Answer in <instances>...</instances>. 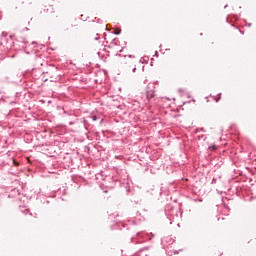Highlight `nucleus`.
Wrapping results in <instances>:
<instances>
[{
    "label": "nucleus",
    "instance_id": "1",
    "mask_svg": "<svg viewBox=\"0 0 256 256\" xmlns=\"http://www.w3.org/2000/svg\"><path fill=\"white\" fill-rule=\"evenodd\" d=\"M146 97L147 99H153V97H155V90L154 89L148 90L146 93Z\"/></svg>",
    "mask_w": 256,
    "mask_h": 256
},
{
    "label": "nucleus",
    "instance_id": "2",
    "mask_svg": "<svg viewBox=\"0 0 256 256\" xmlns=\"http://www.w3.org/2000/svg\"><path fill=\"white\" fill-rule=\"evenodd\" d=\"M13 164L16 165V167H18L19 162H17L15 159L13 160Z\"/></svg>",
    "mask_w": 256,
    "mask_h": 256
},
{
    "label": "nucleus",
    "instance_id": "3",
    "mask_svg": "<svg viewBox=\"0 0 256 256\" xmlns=\"http://www.w3.org/2000/svg\"><path fill=\"white\" fill-rule=\"evenodd\" d=\"M210 149H213V151H215V149H217V147L212 146V147H210Z\"/></svg>",
    "mask_w": 256,
    "mask_h": 256
}]
</instances>
